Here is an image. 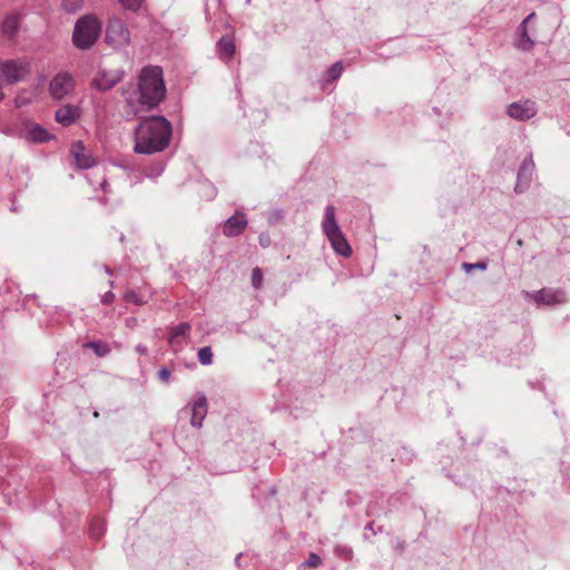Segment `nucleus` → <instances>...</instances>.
<instances>
[{
    "instance_id": "1",
    "label": "nucleus",
    "mask_w": 570,
    "mask_h": 570,
    "mask_svg": "<svg viewBox=\"0 0 570 570\" xmlns=\"http://www.w3.org/2000/svg\"><path fill=\"white\" fill-rule=\"evenodd\" d=\"M120 95L126 104L127 112L136 118H142L165 99L166 87L161 68L144 67L136 79L120 88Z\"/></svg>"
},
{
    "instance_id": "2",
    "label": "nucleus",
    "mask_w": 570,
    "mask_h": 570,
    "mask_svg": "<svg viewBox=\"0 0 570 570\" xmlns=\"http://www.w3.org/2000/svg\"><path fill=\"white\" fill-rule=\"evenodd\" d=\"M134 130V151L139 155H154L165 150L171 138V124L163 116L139 118Z\"/></svg>"
},
{
    "instance_id": "3",
    "label": "nucleus",
    "mask_w": 570,
    "mask_h": 570,
    "mask_svg": "<svg viewBox=\"0 0 570 570\" xmlns=\"http://www.w3.org/2000/svg\"><path fill=\"white\" fill-rule=\"evenodd\" d=\"M101 24L94 16L87 14L78 19L72 33L73 45L81 50L90 49L98 40Z\"/></svg>"
},
{
    "instance_id": "4",
    "label": "nucleus",
    "mask_w": 570,
    "mask_h": 570,
    "mask_svg": "<svg viewBox=\"0 0 570 570\" xmlns=\"http://www.w3.org/2000/svg\"><path fill=\"white\" fill-rule=\"evenodd\" d=\"M322 228L334 252L341 256L350 257L352 254V248L336 222L335 208L332 205H328L325 208V216L322 223Z\"/></svg>"
},
{
    "instance_id": "5",
    "label": "nucleus",
    "mask_w": 570,
    "mask_h": 570,
    "mask_svg": "<svg viewBox=\"0 0 570 570\" xmlns=\"http://www.w3.org/2000/svg\"><path fill=\"white\" fill-rule=\"evenodd\" d=\"M105 41L116 50L125 49L130 45V32L121 19L116 17L109 19Z\"/></svg>"
},
{
    "instance_id": "6",
    "label": "nucleus",
    "mask_w": 570,
    "mask_h": 570,
    "mask_svg": "<svg viewBox=\"0 0 570 570\" xmlns=\"http://www.w3.org/2000/svg\"><path fill=\"white\" fill-rule=\"evenodd\" d=\"M125 77L122 69H100L91 81L92 87L99 91H108L119 83Z\"/></svg>"
},
{
    "instance_id": "7",
    "label": "nucleus",
    "mask_w": 570,
    "mask_h": 570,
    "mask_svg": "<svg viewBox=\"0 0 570 570\" xmlns=\"http://www.w3.org/2000/svg\"><path fill=\"white\" fill-rule=\"evenodd\" d=\"M28 72L27 65L16 60H7L0 63V76H3L8 85L19 82Z\"/></svg>"
},
{
    "instance_id": "8",
    "label": "nucleus",
    "mask_w": 570,
    "mask_h": 570,
    "mask_svg": "<svg viewBox=\"0 0 570 570\" xmlns=\"http://www.w3.org/2000/svg\"><path fill=\"white\" fill-rule=\"evenodd\" d=\"M507 112L511 118L519 121H524L535 116L537 106L534 101L525 99L511 104L508 107Z\"/></svg>"
},
{
    "instance_id": "9",
    "label": "nucleus",
    "mask_w": 570,
    "mask_h": 570,
    "mask_svg": "<svg viewBox=\"0 0 570 570\" xmlns=\"http://www.w3.org/2000/svg\"><path fill=\"white\" fill-rule=\"evenodd\" d=\"M73 87V80L68 73L57 75L50 82L49 90L55 99L63 98Z\"/></svg>"
},
{
    "instance_id": "10",
    "label": "nucleus",
    "mask_w": 570,
    "mask_h": 570,
    "mask_svg": "<svg viewBox=\"0 0 570 570\" xmlns=\"http://www.w3.org/2000/svg\"><path fill=\"white\" fill-rule=\"evenodd\" d=\"M534 171V161L532 155L525 157L518 173V180L514 187L515 193H523L530 185Z\"/></svg>"
},
{
    "instance_id": "11",
    "label": "nucleus",
    "mask_w": 570,
    "mask_h": 570,
    "mask_svg": "<svg viewBox=\"0 0 570 570\" xmlns=\"http://www.w3.org/2000/svg\"><path fill=\"white\" fill-rule=\"evenodd\" d=\"M70 154L80 169H89L96 164L94 157L85 153V146L80 140L72 144Z\"/></svg>"
},
{
    "instance_id": "12",
    "label": "nucleus",
    "mask_w": 570,
    "mask_h": 570,
    "mask_svg": "<svg viewBox=\"0 0 570 570\" xmlns=\"http://www.w3.org/2000/svg\"><path fill=\"white\" fill-rule=\"evenodd\" d=\"M247 226V219L243 213H237L229 217L223 228L227 237H235L240 235Z\"/></svg>"
},
{
    "instance_id": "13",
    "label": "nucleus",
    "mask_w": 570,
    "mask_h": 570,
    "mask_svg": "<svg viewBox=\"0 0 570 570\" xmlns=\"http://www.w3.org/2000/svg\"><path fill=\"white\" fill-rule=\"evenodd\" d=\"M533 298L537 303L547 305L560 304L566 301V294L561 289H546L534 292Z\"/></svg>"
},
{
    "instance_id": "14",
    "label": "nucleus",
    "mask_w": 570,
    "mask_h": 570,
    "mask_svg": "<svg viewBox=\"0 0 570 570\" xmlns=\"http://www.w3.org/2000/svg\"><path fill=\"white\" fill-rule=\"evenodd\" d=\"M207 414V400L204 395H199L191 407L190 423L193 426H202L203 420Z\"/></svg>"
},
{
    "instance_id": "15",
    "label": "nucleus",
    "mask_w": 570,
    "mask_h": 570,
    "mask_svg": "<svg viewBox=\"0 0 570 570\" xmlns=\"http://www.w3.org/2000/svg\"><path fill=\"white\" fill-rule=\"evenodd\" d=\"M79 117V110L71 105L60 107L55 115L56 121L62 126H70Z\"/></svg>"
},
{
    "instance_id": "16",
    "label": "nucleus",
    "mask_w": 570,
    "mask_h": 570,
    "mask_svg": "<svg viewBox=\"0 0 570 570\" xmlns=\"http://www.w3.org/2000/svg\"><path fill=\"white\" fill-rule=\"evenodd\" d=\"M51 138H52V136L43 127H41L38 124H32L31 126H29L27 128L26 139L31 142H36V144L47 142Z\"/></svg>"
},
{
    "instance_id": "17",
    "label": "nucleus",
    "mask_w": 570,
    "mask_h": 570,
    "mask_svg": "<svg viewBox=\"0 0 570 570\" xmlns=\"http://www.w3.org/2000/svg\"><path fill=\"white\" fill-rule=\"evenodd\" d=\"M217 47L220 53V58L225 61L230 60L235 53L234 40L228 36L222 37L217 42Z\"/></svg>"
},
{
    "instance_id": "18",
    "label": "nucleus",
    "mask_w": 570,
    "mask_h": 570,
    "mask_svg": "<svg viewBox=\"0 0 570 570\" xmlns=\"http://www.w3.org/2000/svg\"><path fill=\"white\" fill-rule=\"evenodd\" d=\"M20 26V16L14 13L6 17V19L2 22L1 29L4 36L11 38L13 37Z\"/></svg>"
},
{
    "instance_id": "19",
    "label": "nucleus",
    "mask_w": 570,
    "mask_h": 570,
    "mask_svg": "<svg viewBox=\"0 0 570 570\" xmlns=\"http://www.w3.org/2000/svg\"><path fill=\"white\" fill-rule=\"evenodd\" d=\"M87 348H91L97 356L104 357L110 353V347L104 342H88L83 345Z\"/></svg>"
},
{
    "instance_id": "20",
    "label": "nucleus",
    "mask_w": 570,
    "mask_h": 570,
    "mask_svg": "<svg viewBox=\"0 0 570 570\" xmlns=\"http://www.w3.org/2000/svg\"><path fill=\"white\" fill-rule=\"evenodd\" d=\"M105 532L104 521L100 519H94L89 527V535L94 540H99Z\"/></svg>"
},
{
    "instance_id": "21",
    "label": "nucleus",
    "mask_w": 570,
    "mask_h": 570,
    "mask_svg": "<svg viewBox=\"0 0 570 570\" xmlns=\"http://www.w3.org/2000/svg\"><path fill=\"white\" fill-rule=\"evenodd\" d=\"M519 31H520V40H519V45L518 47L522 50H530L534 42L533 40L528 36V31H527V27L525 26H521L519 27Z\"/></svg>"
},
{
    "instance_id": "22",
    "label": "nucleus",
    "mask_w": 570,
    "mask_h": 570,
    "mask_svg": "<svg viewBox=\"0 0 570 570\" xmlns=\"http://www.w3.org/2000/svg\"><path fill=\"white\" fill-rule=\"evenodd\" d=\"M124 299L128 303H134L136 305H144L148 302L147 297L132 289H128L125 292Z\"/></svg>"
},
{
    "instance_id": "23",
    "label": "nucleus",
    "mask_w": 570,
    "mask_h": 570,
    "mask_svg": "<svg viewBox=\"0 0 570 570\" xmlns=\"http://www.w3.org/2000/svg\"><path fill=\"white\" fill-rule=\"evenodd\" d=\"M198 360L203 365H209L213 362V352L209 346L202 347L198 351Z\"/></svg>"
},
{
    "instance_id": "24",
    "label": "nucleus",
    "mask_w": 570,
    "mask_h": 570,
    "mask_svg": "<svg viewBox=\"0 0 570 570\" xmlns=\"http://www.w3.org/2000/svg\"><path fill=\"white\" fill-rule=\"evenodd\" d=\"M82 0H63L62 7L68 12H76L81 8Z\"/></svg>"
},
{
    "instance_id": "25",
    "label": "nucleus",
    "mask_w": 570,
    "mask_h": 570,
    "mask_svg": "<svg viewBox=\"0 0 570 570\" xmlns=\"http://www.w3.org/2000/svg\"><path fill=\"white\" fill-rule=\"evenodd\" d=\"M341 73H342V65H341V62H335L327 70V78L330 80H335L341 76Z\"/></svg>"
},
{
    "instance_id": "26",
    "label": "nucleus",
    "mask_w": 570,
    "mask_h": 570,
    "mask_svg": "<svg viewBox=\"0 0 570 570\" xmlns=\"http://www.w3.org/2000/svg\"><path fill=\"white\" fill-rule=\"evenodd\" d=\"M125 9L137 11L144 0H118Z\"/></svg>"
},
{
    "instance_id": "27",
    "label": "nucleus",
    "mask_w": 570,
    "mask_h": 570,
    "mask_svg": "<svg viewBox=\"0 0 570 570\" xmlns=\"http://www.w3.org/2000/svg\"><path fill=\"white\" fill-rule=\"evenodd\" d=\"M488 265L487 263L484 262H478V263H463L462 264V268L466 272V273H470L471 271L473 269H480V271H484L487 269Z\"/></svg>"
},
{
    "instance_id": "28",
    "label": "nucleus",
    "mask_w": 570,
    "mask_h": 570,
    "mask_svg": "<svg viewBox=\"0 0 570 570\" xmlns=\"http://www.w3.org/2000/svg\"><path fill=\"white\" fill-rule=\"evenodd\" d=\"M263 283V274L258 267L252 271V284L255 288H259Z\"/></svg>"
},
{
    "instance_id": "29",
    "label": "nucleus",
    "mask_w": 570,
    "mask_h": 570,
    "mask_svg": "<svg viewBox=\"0 0 570 570\" xmlns=\"http://www.w3.org/2000/svg\"><path fill=\"white\" fill-rule=\"evenodd\" d=\"M322 563V559L314 552H311L304 564L316 568Z\"/></svg>"
},
{
    "instance_id": "30",
    "label": "nucleus",
    "mask_w": 570,
    "mask_h": 570,
    "mask_svg": "<svg viewBox=\"0 0 570 570\" xmlns=\"http://www.w3.org/2000/svg\"><path fill=\"white\" fill-rule=\"evenodd\" d=\"M171 376V372L167 368V367H161L159 371H158V379L164 382V383H168L169 382V379Z\"/></svg>"
},
{
    "instance_id": "31",
    "label": "nucleus",
    "mask_w": 570,
    "mask_h": 570,
    "mask_svg": "<svg viewBox=\"0 0 570 570\" xmlns=\"http://www.w3.org/2000/svg\"><path fill=\"white\" fill-rule=\"evenodd\" d=\"M114 298H115V294L111 291H109L101 296V303L110 304V303H112Z\"/></svg>"
},
{
    "instance_id": "32",
    "label": "nucleus",
    "mask_w": 570,
    "mask_h": 570,
    "mask_svg": "<svg viewBox=\"0 0 570 570\" xmlns=\"http://www.w3.org/2000/svg\"><path fill=\"white\" fill-rule=\"evenodd\" d=\"M178 337V327H173L170 331V344H174L176 338Z\"/></svg>"
},
{
    "instance_id": "33",
    "label": "nucleus",
    "mask_w": 570,
    "mask_h": 570,
    "mask_svg": "<svg viewBox=\"0 0 570 570\" xmlns=\"http://www.w3.org/2000/svg\"><path fill=\"white\" fill-rule=\"evenodd\" d=\"M136 352L139 353L140 355H145L147 354V347L141 344H138L136 346Z\"/></svg>"
},
{
    "instance_id": "34",
    "label": "nucleus",
    "mask_w": 570,
    "mask_h": 570,
    "mask_svg": "<svg viewBox=\"0 0 570 570\" xmlns=\"http://www.w3.org/2000/svg\"><path fill=\"white\" fill-rule=\"evenodd\" d=\"M188 330H189L188 323H180V336L185 335Z\"/></svg>"
},
{
    "instance_id": "35",
    "label": "nucleus",
    "mask_w": 570,
    "mask_h": 570,
    "mask_svg": "<svg viewBox=\"0 0 570 570\" xmlns=\"http://www.w3.org/2000/svg\"><path fill=\"white\" fill-rule=\"evenodd\" d=\"M534 17H535L534 12L530 13L529 16H527L524 18V20L522 21L521 26H525L527 27V23L530 22Z\"/></svg>"
},
{
    "instance_id": "36",
    "label": "nucleus",
    "mask_w": 570,
    "mask_h": 570,
    "mask_svg": "<svg viewBox=\"0 0 570 570\" xmlns=\"http://www.w3.org/2000/svg\"><path fill=\"white\" fill-rule=\"evenodd\" d=\"M105 269H106L107 274H110V275L112 274V272H111V269L109 267H106Z\"/></svg>"
},
{
    "instance_id": "37",
    "label": "nucleus",
    "mask_w": 570,
    "mask_h": 570,
    "mask_svg": "<svg viewBox=\"0 0 570 570\" xmlns=\"http://www.w3.org/2000/svg\"><path fill=\"white\" fill-rule=\"evenodd\" d=\"M161 171H163V168H159V169L157 170V173L155 174V176L159 175Z\"/></svg>"
},
{
    "instance_id": "38",
    "label": "nucleus",
    "mask_w": 570,
    "mask_h": 570,
    "mask_svg": "<svg viewBox=\"0 0 570 570\" xmlns=\"http://www.w3.org/2000/svg\"><path fill=\"white\" fill-rule=\"evenodd\" d=\"M94 416L95 417H98L99 416V413L97 411L94 412Z\"/></svg>"
},
{
    "instance_id": "39",
    "label": "nucleus",
    "mask_w": 570,
    "mask_h": 570,
    "mask_svg": "<svg viewBox=\"0 0 570 570\" xmlns=\"http://www.w3.org/2000/svg\"><path fill=\"white\" fill-rule=\"evenodd\" d=\"M261 243H266V239H263V237H259Z\"/></svg>"
},
{
    "instance_id": "40",
    "label": "nucleus",
    "mask_w": 570,
    "mask_h": 570,
    "mask_svg": "<svg viewBox=\"0 0 570 570\" xmlns=\"http://www.w3.org/2000/svg\"><path fill=\"white\" fill-rule=\"evenodd\" d=\"M261 243H266V239H263V237H259Z\"/></svg>"
}]
</instances>
